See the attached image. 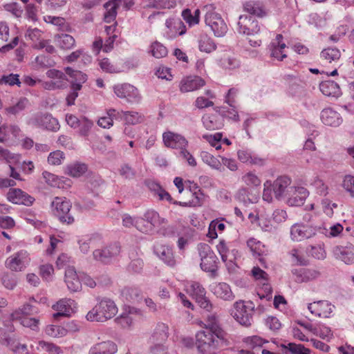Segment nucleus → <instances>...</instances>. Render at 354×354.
Masks as SVG:
<instances>
[{
    "label": "nucleus",
    "mask_w": 354,
    "mask_h": 354,
    "mask_svg": "<svg viewBox=\"0 0 354 354\" xmlns=\"http://www.w3.org/2000/svg\"><path fill=\"white\" fill-rule=\"evenodd\" d=\"M243 342L250 348H256L257 347H264L269 342L259 335L247 337Z\"/></svg>",
    "instance_id": "50"
},
{
    "label": "nucleus",
    "mask_w": 354,
    "mask_h": 354,
    "mask_svg": "<svg viewBox=\"0 0 354 354\" xmlns=\"http://www.w3.org/2000/svg\"><path fill=\"white\" fill-rule=\"evenodd\" d=\"M149 53L153 57L160 59L167 55L168 50L162 44L158 41H155L151 44Z\"/></svg>",
    "instance_id": "43"
},
{
    "label": "nucleus",
    "mask_w": 354,
    "mask_h": 354,
    "mask_svg": "<svg viewBox=\"0 0 354 354\" xmlns=\"http://www.w3.org/2000/svg\"><path fill=\"white\" fill-rule=\"evenodd\" d=\"M254 307L251 301L239 300L233 304L231 315L241 325L250 326L253 320Z\"/></svg>",
    "instance_id": "5"
},
{
    "label": "nucleus",
    "mask_w": 354,
    "mask_h": 354,
    "mask_svg": "<svg viewBox=\"0 0 354 354\" xmlns=\"http://www.w3.org/2000/svg\"><path fill=\"white\" fill-rule=\"evenodd\" d=\"M216 8L212 4H207L203 7L205 12V22L213 31L216 37H222L227 31V26L221 15L215 10Z\"/></svg>",
    "instance_id": "4"
},
{
    "label": "nucleus",
    "mask_w": 354,
    "mask_h": 354,
    "mask_svg": "<svg viewBox=\"0 0 354 354\" xmlns=\"http://www.w3.org/2000/svg\"><path fill=\"white\" fill-rule=\"evenodd\" d=\"M121 0H111L104 4L106 12L104 13V21L106 23H111L115 21L117 15V9L118 8V2Z\"/></svg>",
    "instance_id": "34"
},
{
    "label": "nucleus",
    "mask_w": 354,
    "mask_h": 354,
    "mask_svg": "<svg viewBox=\"0 0 354 354\" xmlns=\"http://www.w3.org/2000/svg\"><path fill=\"white\" fill-rule=\"evenodd\" d=\"M333 257L347 265L354 263V245L347 243L346 245H337L333 249Z\"/></svg>",
    "instance_id": "13"
},
{
    "label": "nucleus",
    "mask_w": 354,
    "mask_h": 354,
    "mask_svg": "<svg viewBox=\"0 0 354 354\" xmlns=\"http://www.w3.org/2000/svg\"><path fill=\"white\" fill-rule=\"evenodd\" d=\"M162 140L165 147L168 148L180 150L188 146V141L183 136L170 131L163 133Z\"/></svg>",
    "instance_id": "15"
},
{
    "label": "nucleus",
    "mask_w": 354,
    "mask_h": 354,
    "mask_svg": "<svg viewBox=\"0 0 354 354\" xmlns=\"http://www.w3.org/2000/svg\"><path fill=\"white\" fill-rule=\"evenodd\" d=\"M67 174L73 177H80L87 171V166L84 163H75L66 168Z\"/></svg>",
    "instance_id": "49"
},
{
    "label": "nucleus",
    "mask_w": 354,
    "mask_h": 354,
    "mask_svg": "<svg viewBox=\"0 0 354 354\" xmlns=\"http://www.w3.org/2000/svg\"><path fill=\"white\" fill-rule=\"evenodd\" d=\"M205 85V81L198 76L184 77L180 82L179 88L182 93L198 90Z\"/></svg>",
    "instance_id": "21"
},
{
    "label": "nucleus",
    "mask_w": 354,
    "mask_h": 354,
    "mask_svg": "<svg viewBox=\"0 0 354 354\" xmlns=\"http://www.w3.org/2000/svg\"><path fill=\"white\" fill-rule=\"evenodd\" d=\"M285 349L286 354H288V352H290L292 354H310V349L304 347L302 344L289 343L288 346L285 347Z\"/></svg>",
    "instance_id": "58"
},
{
    "label": "nucleus",
    "mask_w": 354,
    "mask_h": 354,
    "mask_svg": "<svg viewBox=\"0 0 354 354\" xmlns=\"http://www.w3.org/2000/svg\"><path fill=\"white\" fill-rule=\"evenodd\" d=\"M314 334L324 339H330L333 337V333L330 328L324 325L317 326L316 333Z\"/></svg>",
    "instance_id": "63"
},
{
    "label": "nucleus",
    "mask_w": 354,
    "mask_h": 354,
    "mask_svg": "<svg viewBox=\"0 0 354 354\" xmlns=\"http://www.w3.org/2000/svg\"><path fill=\"white\" fill-rule=\"evenodd\" d=\"M120 111L115 109H109L106 111V115L100 117L97 124L103 129H110L113 125V120H119Z\"/></svg>",
    "instance_id": "29"
},
{
    "label": "nucleus",
    "mask_w": 354,
    "mask_h": 354,
    "mask_svg": "<svg viewBox=\"0 0 354 354\" xmlns=\"http://www.w3.org/2000/svg\"><path fill=\"white\" fill-rule=\"evenodd\" d=\"M64 158V153L59 150H57L50 153L48 157V162L52 165H59L62 163Z\"/></svg>",
    "instance_id": "61"
},
{
    "label": "nucleus",
    "mask_w": 354,
    "mask_h": 354,
    "mask_svg": "<svg viewBox=\"0 0 354 354\" xmlns=\"http://www.w3.org/2000/svg\"><path fill=\"white\" fill-rule=\"evenodd\" d=\"M201 158L204 163L216 170H221L222 163L220 160L207 151H202Z\"/></svg>",
    "instance_id": "38"
},
{
    "label": "nucleus",
    "mask_w": 354,
    "mask_h": 354,
    "mask_svg": "<svg viewBox=\"0 0 354 354\" xmlns=\"http://www.w3.org/2000/svg\"><path fill=\"white\" fill-rule=\"evenodd\" d=\"M7 199L15 204L30 205L34 202L33 197L20 189L11 188L7 193Z\"/></svg>",
    "instance_id": "19"
},
{
    "label": "nucleus",
    "mask_w": 354,
    "mask_h": 354,
    "mask_svg": "<svg viewBox=\"0 0 354 354\" xmlns=\"http://www.w3.org/2000/svg\"><path fill=\"white\" fill-rule=\"evenodd\" d=\"M200 326L204 329H209L217 332L225 331L219 325L218 317L216 315H209L207 317L206 323L201 322Z\"/></svg>",
    "instance_id": "45"
},
{
    "label": "nucleus",
    "mask_w": 354,
    "mask_h": 354,
    "mask_svg": "<svg viewBox=\"0 0 354 354\" xmlns=\"http://www.w3.org/2000/svg\"><path fill=\"white\" fill-rule=\"evenodd\" d=\"M156 253L166 264L172 267L176 264L173 250L171 248L160 245L156 249Z\"/></svg>",
    "instance_id": "33"
},
{
    "label": "nucleus",
    "mask_w": 354,
    "mask_h": 354,
    "mask_svg": "<svg viewBox=\"0 0 354 354\" xmlns=\"http://www.w3.org/2000/svg\"><path fill=\"white\" fill-rule=\"evenodd\" d=\"M242 180L248 186L257 187L261 185L260 178L252 171L246 173Z\"/></svg>",
    "instance_id": "60"
},
{
    "label": "nucleus",
    "mask_w": 354,
    "mask_h": 354,
    "mask_svg": "<svg viewBox=\"0 0 354 354\" xmlns=\"http://www.w3.org/2000/svg\"><path fill=\"white\" fill-rule=\"evenodd\" d=\"M76 303L71 299H62L54 304L52 308L57 311L53 314V317L57 319L59 317H69L75 312Z\"/></svg>",
    "instance_id": "18"
},
{
    "label": "nucleus",
    "mask_w": 354,
    "mask_h": 354,
    "mask_svg": "<svg viewBox=\"0 0 354 354\" xmlns=\"http://www.w3.org/2000/svg\"><path fill=\"white\" fill-rule=\"evenodd\" d=\"M120 245L114 243L103 249H97L93 251V255L95 260L104 263H109L120 252Z\"/></svg>",
    "instance_id": "10"
},
{
    "label": "nucleus",
    "mask_w": 354,
    "mask_h": 354,
    "mask_svg": "<svg viewBox=\"0 0 354 354\" xmlns=\"http://www.w3.org/2000/svg\"><path fill=\"white\" fill-rule=\"evenodd\" d=\"M321 92L326 96L338 97L341 94L340 88L334 81H324L319 84Z\"/></svg>",
    "instance_id": "32"
},
{
    "label": "nucleus",
    "mask_w": 354,
    "mask_h": 354,
    "mask_svg": "<svg viewBox=\"0 0 354 354\" xmlns=\"http://www.w3.org/2000/svg\"><path fill=\"white\" fill-rule=\"evenodd\" d=\"M198 48L201 52L210 53L216 50V45L212 38L207 35H202L198 41Z\"/></svg>",
    "instance_id": "39"
},
{
    "label": "nucleus",
    "mask_w": 354,
    "mask_h": 354,
    "mask_svg": "<svg viewBox=\"0 0 354 354\" xmlns=\"http://www.w3.org/2000/svg\"><path fill=\"white\" fill-rule=\"evenodd\" d=\"M30 254L26 250H20L10 257L5 261V266L13 272L24 271L30 264Z\"/></svg>",
    "instance_id": "8"
},
{
    "label": "nucleus",
    "mask_w": 354,
    "mask_h": 354,
    "mask_svg": "<svg viewBox=\"0 0 354 354\" xmlns=\"http://www.w3.org/2000/svg\"><path fill=\"white\" fill-rule=\"evenodd\" d=\"M113 90L118 97L126 99L129 102H136L140 99L138 89L129 84L115 85Z\"/></svg>",
    "instance_id": "12"
},
{
    "label": "nucleus",
    "mask_w": 354,
    "mask_h": 354,
    "mask_svg": "<svg viewBox=\"0 0 354 354\" xmlns=\"http://www.w3.org/2000/svg\"><path fill=\"white\" fill-rule=\"evenodd\" d=\"M118 310L113 300L103 298L88 311L86 318L90 322H104L113 317L117 314Z\"/></svg>",
    "instance_id": "2"
},
{
    "label": "nucleus",
    "mask_w": 354,
    "mask_h": 354,
    "mask_svg": "<svg viewBox=\"0 0 354 354\" xmlns=\"http://www.w3.org/2000/svg\"><path fill=\"white\" fill-rule=\"evenodd\" d=\"M6 346L17 354H24L27 351L26 344H20L14 339H11Z\"/></svg>",
    "instance_id": "62"
},
{
    "label": "nucleus",
    "mask_w": 354,
    "mask_h": 354,
    "mask_svg": "<svg viewBox=\"0 0 354 354\" xmlns=\"http://www.w3.org/2000/svg\"><path fill=\"white\" fill-rule=\"evenodd\" d=\"M34 123L39 127L53 131H56L59 129L57 120L49 114L37 115L34 120Z\"/></svg>",
    "instance_id": "23"
},
{
    "label": "nucleus",
    "mask_w": 354,
    "mask_h": 354,
    "mask_svg": "<svg viewBox=\"0 0 354 354\" xmlns=\"http://www.w3.org/2000/svg\"><path fill=\"white\" fill-rule=\"evenodd\" d=\"M308 252L314 258L317 259H324L326 257V252L324 250V244L310 245Z\"/></svg>",
    "instance_id": "59"
},
{
    "label": "nucleus",
    "mask_w": 354,
    "mask_h": 354,
    "mask_svg": "<svg viewBox=\"0 0 354 354\" xmlns=\"http://www.w3.org/2000/svg\"><path fill=\"white\" fill-rule=\"evenodd\" d=\"M286 48V44H270V57L277 61H282L287 57L285 51Z\"/></svg>",
    "instance_id": "40"
},
{
    "label": "nucleus",
    "mask_w": 354,
    "mask_h": 354,
    "mask_svg": "<svg viewBox=\"0 0 354 354\" xmlns=\"http://www.w3.org/2000/svg\"><path fill=\"white\" fill-rule=\"evenodd\" d=\"M118 351V346L112 341H104L93 345L89 354H115Z\"/></svg>",
    "instance_id": "26"
},
{
    "label": "nucleus",
    "mask_w": 354,
    "mask_h": 354,
    "mask_svg": "<svg viewBox=\"0 0 354 354\" xmlns=\"http://www.w3.org/2000/svg\"><path fill=\"white\" fill-rule=\"evenodd\" d=\"M320 56L326 63L337 62L341 57V53L336 48H327L321 52Z\"/></svg>",
    "instance_id": "36"
},
{
    "label": "nucleus",
    "mask_w": 354,
    "mask_h": 354,
    "mask_svg": "<svg viewBox=\"0 0 354 354\" xmlns=\"http://www.w3.org/2000/svg\"><path fill=\"white\" fill-rule=\"evenodd\" d=\"M147 185L149 189L159 197L160 200H165L169 202H172V197L165 191L158 183L149 180L147 182Z\"/></svg>",
    "instance_id": "35"
},
{
    "label": "nucleus",
    "mask_w": 354,
    "mask_h": 354,
    "mask_svg": "<svg viewBox=\"0 0 354 354\" xmlns=\"http://www.w3.org/2000/svg\"><path fill=\"white\" fill-rule=\"evenodd\" d=\"M324 228L310 225L295 224L290 229L291 239L295 241H301L316 236L318 233L324 234Z\"/></svg>",
    "instance_id": "9"
},
{
    "label": "nucleus",
    "mask_w": 354,
    "mask_h": 354,
    "mask_svg": "<svg viewBox=\"0 0 354 354\" xmlns=\"http://www.w3.org/2000/svg\"><path fill=\"white\" fill-rule=\"evenodd\" d=\"M94 126L93 122L85 116L80 117V122L78 124V132L82 136H88Z\"/></svg>",
    "instance_id": "44"
},
{
    "label": "nucleus",
    "mask_w": 354,
    "mask_h": 354,
    "mask_svg": "<svg viewBox=\"0 0 354 354\" xmlns=\"http://www.w3.org/2000/svg\"><path fill=\"white\" fill-rule=\"evenodd\" d=\"M308 308L310 312L317 317L328 318L333 312L335 306L326 300H321L309 304Z\"/></svg>",
    "instance_id": "14"
},
{
    "label": "nucleus",
    "mask_w": 354,
    "mask_h": 354,
    "mask_svg": "<svg viewBox=\"0 0 354 354\" xmlns=\"http://www.w3.org/2000/svg\"><path fill=\"white\" fill-rule=\"evenodd\" d=\"M46 76L50 79L51 82H59L61 88H63L67 86V79L64 73L56 69H50L46 72Z\"/></svg>",
    "instance_id": "42"
},
{
    "label": "nucleus",
    "mask_w": 354,
    "mask_h": 354,
    "mask_svg": "<svg viewBox=\"0 0 354 354\" xmlns=\"http://www.w3.org/2000/svg\"><path fill=\"white\" fill-rule=\"evenodd\" d=\"M310 185L319 195L326 196L328 194V185L320 178L315 177Z\"/></svg>",
    "instance_id": "56"
},
{
    "label": "nucleus",
    "mask_w": 354,
    "mask_h": 354,
    "mask_svg": "<svg viewBox=\"0 0 354 354\" xmlns=\"http://www.w3.org/2000/svg\"><path fill=\"white\" fill-rule=\"evenodd\" d=\"M1 85H8L10 86H17L20 87L21 82L19 80V75L18 74L10 73L8 75H3L0 78Z\"/></svg>",
    "instance_id": "53"
},
{
    "label": "nucleus",
    "mask_w": 354,
    "mask_h": 354,
    "mask_svg": "<svg viewBox=\"0 0 354 354\" xmlns=\"http://www.w3.org/2000/svg\"><path fill=\"white\" fill-rule=\"evenodd\" d=\"M145 220V223H144V226L149 227L147 231H141L144 233H148L151 232L153 227L166 223L167 221L164 218H161L159 216V214L154 211V210H148L147 211L145 214L144 217L142 218Z\"/></svg>",
    "instance_id": "25"
},
{
    "label": "nucleus",
    "mask_w": 354,
    "mask_h": 354,
    "mask_svg": "<svg viewBox=\"0 0 354 354\" xmlns=\"http://www.w3.org/2000/svg\"><path fill=\"white\" fill-rule=\"evenodd\" d=\"M342 188L349 196L354 198V176L346 175L341 184Z\"/></svg>",
    "instance_id": "54"
},
{
    "label": "nucleus",
    "mask_w": 354,
    "mask_h": 354,
    "mask_svg": "<svg viewBox=\"0 0 354 354\" xmlns=\"http://www.w3.org/2000/svg\"><path fill=\"white\" fill-rule=\"evenodd\" d=\"M45 333L47 335L54 338L62 337L66 335V330L64 326L53 324L47 326Z\"/></svg>",
    "instance_id": "48"
},
{
    "label": "nucleus",
    "mask_w": 354,
    "mask_h": 354,
    "mask_svg": "<svg viewBox=\"0 0 354 354\" xmlns=\"http://www.w3.org/2000/svg\"><path fill=\"white\" fill-rule=\"evenodd\" d=\"M186 291L195 300H197L206 295L205 288L198 282H191L186 286Z\"/></svg>",
    "instance_id": "37"
},
{
    "label": "nucleus",
    "mask_w": 354,
    "mask_h": 354,
    "mask_svg": "<svg viewBox=\"0 0 354 354\" xmlns=\"http://www.w3.org/2000/svg\"><path fill=\"white\" fill-rule=\"evenodd\" d=\"M247 245L254 255L261 256L265 253V246L254 238H250L247 241Z\"/></svg>",
    "instance_id": "47"
},
{
    "label": "nucleus",
    "mask_w": 354,
    "mask_h": 354,
    "mask_svg": "<svg viewBox=\"0 0 354 354\" xmlns=\"http://www.w3.org/2000/svg\"><path fill=\"white\" fill-rule=\"evenodd\" d=\"M202 121L207 130L219 129L224 125L223 116L218 113L205 114L203 116Z\"/></svg>",
    "instance_id": "24"
},
{
    "label": "nucleus",
    "mask_w": 354,
    "mask_h": 354,
    "mask_svg": "<svg viewBox=\"0 0 354 354\" xmlns=\"http://www.w3.org/2000/svg\"><path fill=\"white\" fill-rule=\"evenodd\" d=\"M20 129L14 125L3 124L0 126V142H4L19 136Z\"/></svg>",
    "instance_id": "31"
},
{
    "label": "nucleus",
    "mask_w": 354,
    "mask_h": 354,
    "mask_svg": "<svg viewBox=\"0 0 354 354\" xmlns=\"http://www.w3.org/2000/svg\"><path fill=\"white\" fill-rule=\"evenodd\" d=\"M65 283L71 292H77L82 289L80 273L77 274L73 267H68L65 271Z\"/></svg>",
    "instance_id": "20"
},
{
    "label": "nucleus",
    "mask_w": 354,
    "mask_h": 354,
    "mask_svg": "<svg viewBox=\"0 0 354 354\" xmlns=\"http://www.w3.org/2000/svg\"><path fill=\"white\" fill-rule=\"evenodd\" d=\"M308 191L303 187H292L287 192V203L290 206H300L308 196Z\"/></svg>",
    "instance_id": "16"
},
{
    "label": "nucleus",
    "mask_w": 354,
    "mask_h": 354,
    "mask_svg": "<svg viewBox=\"0 0 354 354\" xmlns=\"http://www.w3.org/2000/svg\"><path fill=\"white\" fill-rule=\"evenodd\" d=\"M210 290L217 298L225 301H231L234 298L230 286L224 282L212 284L210 286Z\"/></svg>",
    "instance_id": "22"
},
{
    "label": "nucleus",
    "mask_w": 354,
    "mask_h": 354,
    "mask_svg": "<svg viewBox=\"0 0 354 354\" xmlns=\"http://www.w3.org/2000/svg\"><path fill=\"white\" fill-rule=\"evenodd\" d=\"M82 88V86L80 84H73L71 85L72 92L66 97V102L68 106L74 104L75 100L78 96V91Z\"/></svg>",
    "instance_id": "64"
},
{
    "label": "nucleus",
    "mask_w": 354,
    "mask_h": 354,
    "mask_svg": "<svg viewBox=\"0 0 354 354\" xmlns=\"http://www.w3.org/2000/svg\"><path fill=\"white\" fill-rule=\"evenodd\" d=\"M291 183V179L287 176H279L273 183H271L274 197L277 199L286 197L288 189L292 187Z\"/></svg>",
    "instance_id": "17"
},
{
    "label": "nucleus",
    "mask_w": 354,
    "mask_h": 354,
    "mask_svg": "<svg viewBox=\"0 0 354 354\" xmlns=\"http://www.w3.org/2000/svg\"><path fill=\"white\" fill-rule=\"evenodd\" d=\"M52 210L60 222L71 224L74 222V218L70 214L72 207L71 203L65 197H55L53 201Z\"/></svg>",
    "instance_id": "7"
},
{
    "label": "nucleus",
    "mask_w": 354,
    "mask_h": 354,
    "mask_svg": "<svg viewBox=\"0 0 354 354\" xmlns=\"http://www.w3.org/2000/svg\"><path fill=\"white\" fill-rule=\"evenodd\" d=\"M185 184V190L183 192V201H176L172 199V202L170 203L182 207L201 206L204 200V194L200 187L196 183L191 181H187Z\"/></svg>",
    "instance_id": "3"
},
{
    "label": "nucleus",
    "mask_w": 354,
    "mask_h": 354,
    "mask_svg": "<svg viewBox=\"0 0 354 354\" xmlns=\"http://www.w3.org/2000/svg\"><path fill=\"white\" fill-rule=\"evenodd\" d=\"M321 120L325 125L332 127H337L342 122L339 113L330 108L324 109L322 111Z\"/></svg>",
    "instance_id": "27"
},
{
    "label": "nucleus",
    "mask_w": 354,
    "mask_h": 354,
    "mask_svg": "<svg viewBox=\"0 0 354 354\" xmlns=\"http://www.w3.org/2000/svg\"><path fill=\"white\" fill-rule=\"evenodd\" d=\"M122 225L125 227H135L139 231H147L149 227L144 226L145 220L141 217H132L129 214H124L122 216Z\"/></svg>",
    "instance_id": "30"
},
{
    "label": "nucleus",
    "mask_w": 354,
    "mask_h": 354,
    "mask_svg": "<svg viewBox=\"0 0 354 354\" xmlns=\"http://www.w3.org/2000/svg\"><path fill=\"white\" fill-rule=\"evenodd\" d=\"M42 176L45 182L51 187L64 189L71 186V180L64 177H59L48 171H44Z\"/></svg>",
    "instance_id": "28"
},
{
    "label": "nucleus",
    "mask_w": 354,
    "mask_h": 354,
    "mask_svg": "<svg viewBox=\"0 0 354 354\" xmlns=\"http://www.w3.org/2000/svg\"><path fill=\"white\" fill-rule=\"evenodd\" d=\"M133 317L131 310L128 313H122L119 317L115 318V322L120 325L122 328L130 327L133 323Z\"/></svg>",
    "instance_id": "57"
},
{
    "label": "nucleus",
    "mask_w": 354,
    "mask_h": 354,
    "mask_svg": "<svg viewBox=\"0 0 354 354\" xmlns=\"http://www.w3.org/2000/svg\"><path fill=\"white\" fill-rule=\"evenodd\" d=\"M65 71L72 78L71 85L80 84L82 86L87 80V75L80 71H75L70 67H66Z\"/></svg>",
    "instance_id": "46"
},
{
    "label": "nucleus",
    "mask_w": 354,
    "mask_h": 354,
    "mask_svg": "<svg viewBox=\"0 0 354 354\" xmlns=\"http://www.w3.org/2000/svg\"><path fill=\"white\" fill-rule=\"evenodd\" d=\"M227 336L225 331L216 332L203 328L196 333V346L199 353L205 354L209 349H217L227 345Z\"/></svg>",
    "instance_id": "1"
},
{
    "label": "nucleus",
    "mask_w": 354,
    "mask_h": 354,
    "mask_svg": "<svg viewBox=\"0 0 354 354\" xmlns=\"http://www.w3.org/2000/svg\"><path fill=\"white\" fill-rule=\"evenodd\" d=\"M57 42L59 46L62 49H71L75 45V39L68 34H62L58 35Z\"/></svg>",
    "instance_id": "52"
},
{
    "label": "nucleus",
    "mask_w": 354,
    "mask_h": 354,
    "mask_svg": "<svg viewBox=\"0 0 354 354\" xmlns=\"http://www.w3.org/2000/svg\"><path fill=\"white\" fill-rule=\"evenodd\" d=\"M19 155L11 153L9 150L0 147V159L5 160L9 164H16L19 161Z\"/></svg>",
    "instance_id": "55"
},
{
    "label": "nucleus",
    "mask_w": 354,
    "mask_h": 354,
    "mask_svg": "<svg viewBox=\"0 0 354 354\" xmlns=\"http://www.w3.org/2000/svg\"><path fill=\"white\" fill-rule=\"evenodd\" d=\"M197 250L201 259V268L205 272H215L217 269L218 258L211 247L207 243H201L197 246Z\"/></svg>",
    "instance_id": "6"
},
{
    "label": "nucleus",
    "mask_w": 354,
    "mask_h": 354,
    "mask_svg": "<svg viewBox=\"0 0 354 354\" xmlns=\"http://www.w3.org/2000/svg\"><path fill=\"white\" fill-rule=\"evenodd\" d=\"M119 120H123L126 124H136L142 121V117L138 112L120 111Z\"/></svg>",
    "instance_id": "41"
},
{
    "label": "nucleus",
    "mask_w": 354,
    "mask_h": 354,
    "mask_svg": "<svg viewBox=\"0 0 354 354\" xmlns=\"http://www.w3.org/2000/svg\"><path fill=\"white\" fill-rule=\"evenodd\" d=\"M37 350L46 352L48 354H61L62 353L60 347L54 344L45 341L39 342Z\"/></svg>",
    "instance_id": "51"
},
{
    "label": "nucleus",
    "mask_w": 354,
    "mask_h": 354,
    "mask_svg": "<svg viewBox=\"0 0 354 354\" xmlns=\"http://www.w3.org/2000/svg\"><path fill=\"white\" fill-rule=\"evenodd\" d=\"M237 25V31L241 34L255 35L260 32L258 21L252 17L240 16Z\"/></svg>",
    "instance_id": "11"
}]
</instances>
